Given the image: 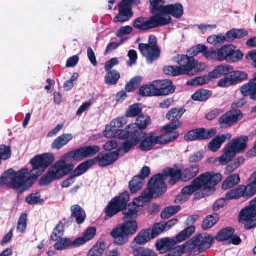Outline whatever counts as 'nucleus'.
<instances>
[{
  "instance_id": "nucleus-1",
  "label": "nucleus",
  "mask_w": 256,
  "mask_h": 256,
  "mask_svg": "<svg viewBox=\"0 0 256 256\" xmlns=\"http://www.w3.org/2000/svg\"><path fill=\"white\" fill-rule=\"evenodd\" d=\"M129 200L130 194L128 192L125 191L112 198L104 209L105 220H109L120 212H122L124 220H130L118 224L111 231L110 235L113 238L115 246H122L128 243L130 236L134 234L138 230L137 222L131 219L137 217L138 208L136 203L133 202L134 207L130 208V204H129L128 208Z\"/></svg>"
},
{
  "instance_id": "nucleus-2",
  "label": "nucleus",
  "mask_w": 256,
  "mask_h": 256,
  "mask_svg": "<svg viewBox=\"0 0 256 256\" xmlns=\"http://www.w3.org/2000/svg\"><path fill=\"white\" fill-rule=\"evenodd\" d=\"M54 161V156L51 153L44 154L35 156L30 160L32 170L27 176L28 170L27 168L20 169L16 172L10 181L6 182L10 176L14 172L12 168L4 172L0 177V186L6 184L10 189L14 190L17 193V198H20L22 194L30 188L36 182L38 178Z\"/></svg>"
},
{
  "instance_id": "nucleus-3",
  "label": "nucleus",
  "mask_w": 256,
  "mask_h": 256,
  "mask_svg": "<svg viewBox=\"0 0 256 256\" xmlns=\"http://www.w3.org/2000/svg\"><path fill=\"white\" fill-rule=\"evenodd\" d=\"M54 161V156L51 153L44 154L35 156L30 160L32 170L27 176L28 170L27 168L20 169L16 172L10 181L6 182L10 176L14 172L12 168L4 172L0 177V186L6 184L10 189L14 190L17 193V198H20L22 194L30 188L36 182L38 178Z\"/></svg>"
},
{
  "instance_id": "nucleus-4",
  "label": "nucleus",
  "mask_w": 256,
  "mask_h": 256,
  "mask_svg": "<svg viewBox=\"0 0 256 256\" xmlns=\"http://www.w3.org/2000/svg\"><path fill=\"white\" fill-rule=\"evenodd\" d=\"M168 176L170 177L169 184L174 186L180 180L182 181V170L178 169L175 164L172 168H164L162 174L159 173L152 176L148 184V192L144 190L139 198L143 202H148L154 197L163 195L167 190V185L164 181Z\"/></svg>"
},
{
  "instance_id": "nucleus-5",
  "label": "nucleus",
  "mask_w": 256,
  "mask_h": 256,
  "mask_svg": "<svg viewBox=\"0 0 256 256\" xmlns=\"http://www.w3.org/2000/svg\"><path fill=\"white\" fill-rule=\"evenodd\" d=\"M222 176L220 173L207 172L202 174L194 178L190 185L184 186L182 190L184 195H192L200 190L203 196H208L216 191V186L222 180Z\"/></svg>"
},
{
  "instance_id": "nucleus-6",
  "label": "nucleus",
  "mask_w": 256,
  "mask_h": 256,
  "mask_svg": "<svg viewBox=\"0 0 256 256\" xmlns=\"http://www.w3.org/2000/svg\"><path fill=\"white\" fill-rule=\"evenodd\" d=\"M114 123V126H107L104 132V136L106 138L118 137L119 139L125 140L120 148V150H122L124 153L128 152L132 148L140 143L142 140V133L140 134L137 132L136 130L130 131L129 130H120L117 128L122 127L126 124L123 122V118H119L112 121L111 124Z\"/></svg>"
},
{
  "instance_id": "nucleus-7",
  "label": "nucleus",
  "mask_w": 256,
  "mask_h": 256,
  "mask_svg": "<svg viewBox=\"0 0 256 256\" xmlns=\"http://www.w3.org/2000/svg\"><path fill=\"white\" fill-rule=\"evenodd\" d=\"M67 158L64 156L58 161L52 165L47 172L40 180L38 184L40 186H46L53 181L61 179L72 172L74 164L66 162Z\"/></svg>"
},
{
  "instance_id": "nucleus-8",
  "label": "nucleus",
  "mask_w": 256,
  "mask_h": 256,
  "mask_svg": "<svg viewBox=\"0 0 256 256\" xmlns=\"http://www.w3.org/2000/svg\"><path fill=\"white\" fill-rule=\"evenodd\" d=\"M178 62L180 66H165L163 70L164 73L168 76H176L181 75L193 76L194 68L195 66V60L194 56L182 54L178 57Z\"/></svg>"
},
{
  "instance_id": "nucleus-9",
  "label": "nucleus",
  "mask_w": 256,
  "mask_h": 256,
  "mask_svg": "<svg viewBox=\"0 0 256 256\" xmlns=\"http://www.w3.org/2000/svg\"><path fill=\"white\" fill-rule=\"evenodd\" d=\"M172 18L170 16L166 17L154 14L148 19L144 17H139L136 18L133 26L140 30H146L159 26H166L171 22Z\"/></svg>"
},
{
  "instance_id": "nucleus-10",
  "label": "nucleus",
  "mask_w": 256,
  "mask_h": 256,
  "mask_svg": "<svg viewBox=\"0 0 256 256\" xmlns=\"http://www.w3.org/2000/svg\"><path fill=\"white\" fill-rule=\"evenodd\" d=\"M256 194V171L248 179L246 186L239 185L235 189L229 192L228 196L230 198L242 197L250 199Z\"/></svg>"
},
{
  "instance_id": "nucleus-11",
  "label": "nucleus",
  "mask_w": 256,
  "mask_h": 256,
  "mask_svg": "<svg viewBox=\"0 0 256 256\" xmlns=\"http://www.w3.org/2000/svg\"><path fill=\"white\" fill-rule=\"evenodd\" d=\"M138 48L142 54L146 58L148 64H152L160 56V50L158 45L157 39L154 36H149L148 44H140Z\"/></svg>"
},
{
  "instance_id": "nucleus-12",
  "label": "nucleus",
  "mask_w": 256,
  "mask_h": 256,
  "mask_svg": "<svg viewBox=\"0 0 256 256\" xmlns=\"http://www.w3.org/2000/svg\"><path fill=\"white\" fill-rule=\"evenodd\" d=\"M98 146H84L75 150L68 152L64 155V158H72L76 161H80L85 158L92 156L100 151Z\"/></svg>"
},
{
  "instance_id": "nucleus-13",
  "label": "nucleus",
  "mask_w": 256,
  "mask_h": 256,
  "mask_svg": "<svg viewBox=\"0 0 256 256\" xmlns=\"http://www.w3.org/2000/svg\"><path fill=\"white\" fill-rule=\"evenodd\" d=\"M238 222L245 224L244 228L251 230L256 226V209L249 204L242 208L239 214Z\"/></svg>"
},
{
  "instance_id": "nucleus-14",
  "label": "nucleus",
  "mask_w": 256,
  "mask_h": 256,
  "mask_svg": "<svg viewBox=\"0 0 256 256\" xmlns=\"http://www.w3.org/2000/svg\"><path fill=\"white\" fill-rule=\"evenodd\" d=\"M217 133L215 128L206 130L204 128H197L187 132L184 136L186 141H195L210 140Z\"/></svg>"
},
{
  "instance_id": "nucleus-15",
  "label": "nucleus",
  "mask_w": 256,
  "mask_h": 256,
  "mask_svg": "<svg viewBox=\"0 0 256 256\" xmlns=\"http://www.w3.org/2000/svg\"><path fill=\"white\" fill-rule=\"evenodd\" d=\"M242 114L240 110L232 109L221 116L218 122L221 128H228L232 126L240 120L242 118Z\"/></svg>"
},
{
  "instance_id": "nucleus-16",
  "label": "nucleus",
  "mask_w": 256,
  "mask_h": 256,
  "mask_svg": "<svg viewBox=\"0 0 256 256\" xmlns=\"http://www.w3.org/2000/svg\"><path fill=\"white\" fill-rule=\"evenodd\" d=\"M150 174V169L148 166L143 167L138 176H134L129 182L130 190L134 194L140 190L145 182V179Z\"/></svg>"
},
{
  "instance_id": "nucleus-17",
  "label": "nucleus",
  "mask_w": 256,
  "mask_h": 256,
  "mask_svg": "<svg viewBox=\"0 0 256 256\" xmlns=\"http://www.w3.org/2000/svg\"><path fill=\"white\" fill-rule=\"evenodd\" d=\"M119 156L118 151L108 153L101 152L98 154L97 156L90 160L93 161L94 166L98 162L100 166L105 167L114 162L118 158Z\"/></svg>"
},
{
  "instance_id": "nucleus-18",
  "label": "nucleus",
  "mask_w": 256,
  "mask_h": 256,
  "mask_svg": "<svg viewBox=\"0 0 256 256\" xmlns=\"http://www.w3.org/2000/svg\"><path fill=\"white\" fill-rule=\"evenodd\" d=\"M178 128L166 124L161 129L162 134L158 136L160 144H168L176 140L179 136L178 132L175 131Z\"/></svg>"
},
{
  "instance_id": "nucleus-19",
  "label": "nucleus",
  "mask_w": 256,
  "mask_h": 256,
  "mask_svg": "<svg viewBox=\"0 0 256 256\" xmlns=\"http://www.w3.org/2000/svg\"><path fill=\"white\" fill-rule=\"evenodd\" d=\"M151 124V119L148 116H144L143 114L141 116H139L136 120V122L134 124L128 125L126 126V130H129L130 131L136 130L137 134V132L140 134L142 133V138H144L146 134V132L144 130H146L148 126Z\"/></svg>"
},
{
  "instance_id": "nucleus-20",
  "label": "nucleus",
  "mask_w": 256,
  "mask_h": 256,
  "mask_svg": "<svg viewBox=\"0 0 256 256\" xmlns=\"http://www.w3.org/2000/svg\"><path fill=\"white\" fill-rule=\"evenodd\" d=\"M186 112L184 108H174L168 111L166 114V118L170 122L168 125L180 128L182 126V122L180 120L182 115Z\"/></svg>"
},
{
  "instance_id": "nucleus-21",
  "label": "nucleus",
  "mask_w": 256,
  "mask_h": 256,
  "mask_svg": "<svg viewBox=\"0 0 256 256\" xmlns=\"http://www.w3.org/2000/svg\"><path fill=\"white\" fill-rule=\"evenodd\" d=\"M140 142V149L145 152L152 150L156 144H160L158 136L154 132L146 135Z\"/></svg>"
},
{
  "instance_id": "nucleus-22",
  "label": "nucleus",
  "mask_w": 256,
  "mask_h": 256,
  "mask_svg": "<svg viewBox=\"0 0 256 256\" xmlns=\"http://www.w3.org/2000/svg\"><path fill=\"white\" fill-rule=\"evenodd\" d=\"M158 236L154 228H146L140 230L134 240V242L138 245H143Z\"/></svg>"
},
{
  "instance_id": "nucleus-23",
  "label": "nucleus",
  "mask_w": 256,
  "mask_h": 256,
  "mask_svg": "<svg viewBox=\"0 0 256 256\" xmlns=\"http://www.w3.org/2000/svg\"><path fill=\"white\" fill-rule=\"evenodd\" d=\"M156 86L157 96H167L174 93L176 86L172 85L170 80H164L156 82Z\"/></svg>"
},
{
  "instance_id": "nucleus-24",
  "label": "nucleus",
  "mask_w": 256,
  "mask_h": 256,
  "mask_svg": "<svg viewBox=\"0 0 256 256\" xmlns=\"http://www.w3.org/2000/svg\"><path fill=\"white\" fill-rule=\"evenodd\" d=\"M232 136L230 134L216 136L208 144V150L212 152L218 151L224 142L231 139Z\"/></svg>"
},
{
  "instance_id": "nucleus-25",
  "label": "nucleus",
  "mask_w": 256,
  "mask_h": 256,
  "mask_svg": "<svg viewBox=\"0 0 256 256\" xmlns=\"http://www.w3.org/2000/svg\"><path fill=\"white\" fill-rule=\"evenodd\" d=\"M240 90L244 96H250V99L256 100V72L248 83L241 86Z\"/></svg>"
},
{
  "instance_id": "nucleus-26",
  "label": "nucleus",
  "mask_w": 256,
  "mask_h": 256,
  "mask_svg": "<svg viewBox=\"0 0 256 256\" xmlns=\"http://www.w3.org/2000/svg\"><path fill=\"white\" fill-rule=\"evenodd\" d=\"M238 153L230 142L224 147L223 154L218 158V160L222 166L226 165Z\"/></svg>"
},
{
  "instance_id": "nucleus-27",
  "label": "nucleus",
  "mask_w": 256,
  "mask_h": 256,
  "mask_svg": "<svg viewBox=\"0 0 256 256\" xmlns=\"http://www.w3.org/2000/svg\"><path fill=\"white\" fill-rule=\"evenodd\" d=\"M168 14H171L176 18H182L184 14L182 5L181 4L176 3L174 4L165 6L162 16L166 17L168 16Z\"/></svg>"
},
{
  "instance_id": "nucleus-28",
  "label": "nucleus",
  "mask_w": 256,
  "mask_h": 256,
  "mask_svg": "<svg viewBox=\"0 0 256 256\" xmlns=\"http://www.w3.org/2000/svg\"><path fill=\"white\" fill-rule=\"evenodd\" d=\"M176 245L174 238H165L156 241V246L160 254H165Z\"/></svg>"
},
{
  "instance_id": "nucleus-29",
  "label": "nucleus",
  "mask_w": 256,
  "mask_h": 256,
  "mask_svg": "<svg viewBox=\"0 0 256 256\" xmlns=\"http://www.w3.org/2000/svg\"><path fill=\"white\" fill-rule=\"evenodd\" d=\"M196 236L200 239L198 244V251L201 253L209 249L212 244L214 238L210 235L203 236L202 234H196Z\"/></svg>"
},
{
  "instance_id": "nucleus-30",
  "label": "nucleus",
  "mask_w": 256,
  "mask_h": 256,
  "mask_svg": "<svg viewBox=\"0 0 256 256\" xmlns=\"http://www.w3.org/2000/svg\"><path fill=\"white\" fill-rule=\"evenodd\" d=\"M200 239L196 234L188 240L184 244L177 246L178 248L182 254H184L191 252L196 249L198 250V244Z\"/></svg>"
},
{
  "instance_id": "nucleus-31",
  "label": "nucleus",
  "mask_w": 256,
  "mask_h": 256,
  "mask_svg": "<svg viewBox=\"0 0 256 256\" xmlns=\"http://www.w3.org/2000/svg\"><path fill=\"white\" fill-rule=\"evenodd\" d=\"M72 138L73 136L70 134H62L54 140L51 147L54 150H59L66 146Z\"/></svg>"
},
{
  "instance_id": "nucleus-32",
  "label": "nucleus",
  "mask_w": 256,
  "mask_h": 256,
  "mask_svg": "<svg viewBox=\"0 0 256 256\" xmlns=\"http://www.w3.org/2000/svg\"><path fill=\"white\" fill-rule=\"evenodd\" d=\"M96 230L94 227H90L84 232L83 236L78 237L74 240V244L79 246L94 238L96 234Z\"/></svg>"
},
{
  "instance_id": "nucleus-33",
  "label": "nucleus",
  "mask_w": 256,
  "mask_h": 256,
  "mask_svg": "<svg viewBox=\"0 0 256 256\" xmlns=\"http://www.w3.org/2000/svg\"><path fill=\"white\" fill-rule=\"evenodd\" d=\"M70 210L72 218L76 219V222L78 224H82L86 218L85 211L78 204L72 206Z\"/></svg>"
},
{
  "instance_id": "nucleus-34",
  "label": "nucleus",
  "mask_w": 256,
  "mask_h": 256,
  "mask_svg": "<svg viewBox=\"0 0 256 256\" xmlns=\"http://www.w3.org/2000/svg\"><path fill=\"white\" fill-rule=\"evenodd\" d=\"M134 13L131 8H118V14L114 18V23L124 22L128 21L132 16Z\"/></svg>"
},
{
  "instance_id": "nucleus-35",
  "label": "nucleus",
  "mask_w": 256,
  "mask_h": 256,
  "mask_svg": "<svg viewBox=\"0 0 256 256\" xmlns=\"http://www.w3.org/2000/svg\"><path fill=\"white\" fill-rule=\"evenodd\" d=\"M248 138L246 136H240L232 140L230 142L239 153L244 152L247 148Z\"/></svg>"
},
{
  "instance_id": "nucleus-36",
  "label": "nucleus",
  "mask_w": 256,
  "mask_h": 256,
  "mask_svg": "<svg viewBox=\"0 0 256 256\" xmlns=\"http://www.w3.org/2000/svg\"><path fill=\"white\" fill-rule=\"evenodd\" d=\"M232 70V67L230 66H219L213 71L210 72V76L212 78H218L222 76H226L230 74Z\"/></svg>"
},
{
  "instance_id": "nucleus-37",
  "label": "nucleus",
  "mask_w": 256,
  "mask_h": 256,
  "mask_svg": "<svg viewBox=\"0 0 256 256\" xmlns=\"http://www.w3.org/2000/svg\"><path fill=\"white\" fill-rule=\"evenodd\" d=\"M200 166L198 164L192 165L182 171V182H187L194 178L199 172Z\"/></svg>"
},
{
  "instance_id": "nucleus-38",
  "label": "nucleus",
  "mask_w": 256,
  "mask_h": 256,
  "mask_svg": "<svg viewBox=\"0 0 256 256\" xmlns=\"http://www.w3.org/2000/svg\"><path fill=\"white\" fill-rule=\"evenodd\" d=\"M94 166V162L90 159L88 160L79 164L76 168L72 170L71 174L76 178L85 173L89 168Z\"/></svg>"
},
{
  "instance_id": "nucleus-39",
  "label": "nucleus",
  "mask_w": 256,
  "mask_h": 256,
  "mask_svg": "<svg viewBox=\"0 0 256 256\" xmlns=\"http://www.w3.org/2000/svg\"><path fill=\"white\" fill-rule=\"evenodd\" d=\"M234 229L232 227H226L220 230L214 238L218 242L230 240L234 233Z\"/></svg>"
},
{
  "instance_id": "nucleus-40",
  "label": "nucleus",
  "mask_w": 256,
  "mask_h": 256,
  "mask_svg": "<svg viewBox=\"0 0 256 256\" xmlns=\"http://www.w3.org/2000/svg\"><path fill=\"white\" fill-rule=\"evenodd\" d=\"M248 34V32L244 29L234 28L228 32V42H232L236 39H242Z\"/></svg>"
},
{
  "instance_id": "nucleus-41",
  "label": "nucleus",
  "mask_w": 256,
  "mask_h": 256,
  "mask_svg": "<svg viewBox=\"0 0 256 256\" xmlns=\"http://www.w3.org/2000/svg\"><path fill=\"white\" fill-rule=\"evenodd\" d=\"M196 228L194 226H191L182 232L176 235L174 239V240L176 242V244L178 243L184 241L186 238H190L192 234L195 232Z\"/></svg>"
},
{
  "instance_id": "nucleus-42",
  "label": "nucleus",
  "mask_w": 256,
  "mask_h": 256,
  "mask_svg": "<svg viewBox=\"0 0 256 256\" xmlns=\"http://www.w3.org/2000/svg\"><path fill=\"white\" fill-rule=\"evenodd\" d=\"M69 246L75 248L79 246L78 244H74V240L72 241L70 238H60L54 245V248L58 250H66Z\"/></svg>"
},
{
  "instance_id": "nucleus-43",
  "label": "nucleus",
  "mask_w": 256,
  "mask_h": 256,
  "mask_svg": "<svg viewBox=\"0 0 256 256\" xmlns=\"http://www.w3.org/2000/svg\"><path fill=\"white\" fill-rule=\"evenodd\" d=\"M106 72V74L104 77L105 83L108 86L117 84L120 78V72L115 70Z\"/></svg>"
},
{
  "instance_id": "nucleus-44",
  "label": "nucleus",
  "mask_w": 256,
  "mask_h": 256,
  "mask_svg": "<svg viewBox=\"0 0 256 256\" xmlns=\"http://www.w3.org/2000/svg\"><path fill=\"white\" fill-rule=\"evenodd\" d=\"M155 83L156 82H154L152 84L141 86L138 94L142 96H157L156 86L154 85Z\"/></svg>"
},
{
  "instance_id": "nucleus-45",
  "label": "nucleus",
  "mask_w": 256,
  "mask_h": 256,
  "mask_svg": "<svg viewBox=\"0 0 256 256\" xmlns=\"http://www.w3.org/2000/svg\"><path fill=\"white\" fill-rule=\"evenodd\" d=\"M240 182V178L238 174H233L228 176L223 182L222 188L227 190L238 184Z\"/></svg>"
},
{
  "instance_id": "nucleus-46",
  "label": "nucleus",
  "mask_w": 256,
  "mask_h": 256,
  "mask_svg": "<svg viewBox=\"0 0 256 256\" xmlns=\"http://www.w3.org/2000/svg\"><path fill=\"white\" fill-rule=\"evenodd\" d=\"M212 92L209 90L202 89L196 92L192 96L194 101L205 102L212 96Z\"/></svg>"
},
{
  "instance_id": "nucleus-47",
  "label": "nucleus",
  "mask_w": 256,
  "mask_h": 256,
  "mask_svg": "<svg viewBox=\"0 0 256 256\" xmlns=\"http://www.w3.org/2000/svg\"><path fill=\"white\" fill-rule=\"evenodd\" d=\"M219 220V216L217 214L208 215L203 221L202 227L203 230H207L212 227Z\"/></svg>"
},
{
  "instance_id": "nucleus-48",
  "label": "nucleus",
  "mask_w": 256,
  "mask_h": 256,
  "mask_svg": "<svg viewBox=\"0 0 256 256\" xmlns=\"http://www.w3.org/2000/svg\"><path fill=\"white\" fill-rule=\"evenodd\" d=\"M236 46L232 45L230 48L228 62H236L242 60L244 54L240 50H236Z\"/></svg>"
},
{
  "instance_id": "nucleus-49",
  "label": "nucleus",
  "mask_w": 256,
  "mask_h": 256,
  "mask_svg": "<svg viewBox=\"0 0 256 256\" xmlns=\"http://www.w3.org/2000/svg\"><path fill=\"white\" fill-rule=\"evenodd\" d=\"M142 114L141 104H136L130 106L126 112V116L128 118H136Z\"/></svg>"
},
{
  "instance_id": "nucleus-50",
  "label": "nucleus",
  "mask_w": 256,
  "mask_h": 256,
  "mask_svg": "<svg viewBox=\"0 0 256 256\" xmlns=\"http://www.w3.org/2000/svg\"><path fill=\"white\" fill-rule=\"evenodd\" d=\"M232 48V44L224 45L217 50V56L218 57V61L228 62L230 52Z\"/></svg>"
},
{
  "instance_id": "nucleus-51",
  "label": "nucleus",
  "mask_w": 256,
  "mask_h": 256,
  "mask_svg": "<svg viewBox=\"0 0 256 256\" xmlns=\"http://www.w3.org/2000/svg\"><path fill=\"white\" fill-rule=\"evenodd\" d=\"M151 6V12L154 14L162 16L164 6L160 4H163V0H150Z\"/></svg>"
},
{
  "instance_id": "nucleus-52",
  "label": "nucleus",
  "mask_w": 256,
  "mask_h": 256,
  "mask_svg": "<svg viewBox=\"0 0 256 256\" xmlns=\"http://www.w3.org/2000/svg\"><path fill=\"white\" fill-rule=\"evenodd\" d=\"M106 250L104 242L97 243L90 250L87 256H102Z\"/></svg>"
},
{
  "instance_id": "nucleus-53",
  "label": "nucleus",
  "mask_w": 256,
  "mask_h": 256,
  "mask_svg": "<svg viewBox=\"0 0 256 256\" xmlns=\"http://www.w3.org/2000/svg\"><path fill=\"white\" fill-rule=\"evenodd\" d=\"M212 79L210 72L208 73V76H204L197 77L193 80H189L187 82V84L188 86H202L210 82Z\"/></svg>"
},
{
  "instance_id": "nucleus-54",
  "label": "nucleus",
  "mask_w": 256,
  "mask_h": 256,
  "mask_svg": "<svg viewBox=\"0 0 256 256\" xmlns=\"http://www.w3.org/2000/svg\"><path fill=\"white\" fill-rule=\"evenodd\" d=\"M181 208L180 206H172L165 208L161 212L160 216L164 220L168 219L176 214Z\"/></svg>"
},
{
  "instance_id": "nucleus-55",
  "label": "nucleus",
  "mask_w": 256,
  "mask_h": 256,
  "mask_svg": "<svg viewBox=\"0 0 256 256\" xmlns=\"http://www.w3.org/2000/svg\"><path fill=\"white\" fill-rule=\"evenodd\" d=\"M230 77L232 78L234 85L242 82L248 78V74L242 71H234L232 70Z\"/></svg>"
},
{
  "instance_id": "nucleus-56",
  "label": "nucleus",
  "mask_w": 256,
  "mask_h": 256,
  "mask_svg": "<svg viewBox=\"0 0 256 256\" xmlns=\"http://www.w3.org/2000/svg\"><path fill=\"white\" fill-rule=\"evenodd\" d=\"M64 224L62 221L60 222L54 228L53 232L50 236V240L52 241L56 242L60 238L62 237L64 234Z\"/></svg>"
},
{
  "instance_id": "nucleus-57",
  "label": "nucleus",
  "mask_w": 256,
  "mask_h": 256,
  "mask_svg": "<svg viewBox=\"0 0 256 256\" xmlns=\"http://www.w3.org/2000/svg\"><path fill=\"white\" fill-rule=\"evenodd\" d=\"M236 188L231 190H230L226 194V198H222L217 200L213 205L212 209L214 211H217L220 210L221 208L224 207L226 204V200H238L240 198H242L244 200H248V199H245L242 197H240L239 198H230L228 196V194L229 192L232 191Z\"/></svg>"
},
{
  "instance_id": "nucleus-58",
  "label": "nucleus",
  "mask_w": 256,
  "mask_h": 256,
  "mask_svg": "<svg viewBox=\"0 0 256 256\" xmlns=\"http://www.w3.org/2000/svg\"><path fill=\"white\" fill-rule=\"evenodd\" d=\"M207 41L208 43L214 45L223 44L225 42H228V32L226 34V36L222 34L211 36L208 38Z\"/></svg>"
},
{
  "instance_id": "nucleus-59",
  "label": "nucleus",
  "mask_w": 256,
  "mask_h": 256,
  "mask_svg": "<svg viewBox=\"0 0 256 256\" xmlns=\"http://www.w3.org/2000/svg\"><path fill=\"white\" fill-rule=\"evenodd\" d=\"M40 196H41L39 192L31 194L26 197V202L30 205L41 204L44 202V200L40 199Z\"/></svg>"
},
{
  "instance_id": "nucleus-60",
  "label": "nucleus",
  "mask_w": 256,
  "mask_h": 256,
  "mask_svg": "<svg viewBox=\"0 0 256 256\" xmlns=\"http://www.w3.org/2000/svg\"><path fill=\"white\" fill-rule=\"evenodd\" d=\"M133 253L134 256H158L152 250L142 247L136 248Z\"/></svg>"
},
{
  "instance_id": "nucleus-61",
  "label": "nucleus",
  "mask_w": 256,
  "mask_h": 256,
  "mask_svg": "<svg viewBox=\"0 0 256 256\" xmlns=\"http://www.w3.org/2000/svg\"><path fill=\"white\" fill-rule=\"evenodd\" d=\"M28 215L26 213L22 214L18 222L17 230L20 232H24L27 226Z\"/></svg>"
},
{
  "instance_id": "nucleus-62",
  "label": "nucleus",
  "mask_w": 256,
  "mask_h": 256,
  "mask_svg": "<svg viewBox=\"0 0 256 256\" xmlns=\"http://www.w3.org/2000/svg\"><path fill=\"white\" fill-rule=\"evenodd\" d=\"M12 156L11 148L10 146L4 144L0 145V158L2 160H7Z\"/></svg>"
},
{
  "instance_id": "nucleus-63",
  "label": "nucleus",
  "mask_w": 256,
  "mask_h": 256,
  "mask_svg": "<svg viewBox=\"0 0 256 256\" xmlns=\"http://www.w3.org/2000/svg\"><path fill=\"white\" fill-rule=\"evenodd\" d=\"M230 76V74H229L220 79L218 84V86L222 88H226L234 85L232 78Z\"/></svg>"
},
{
  "instance_id": "nucleus-64",
  "label": "nucleus",
  "mask_w": 256,
  "mask_h": 256,
  "mask_svg": "<svg viewBox=\"0 0 256 256\" xmlns=\"http://www.w3.org/2000/svg\"><path fill=\"white\" fill-rule=\"evenodd\" d=\"M153 228L156 230V233H158V235L164 231L168 230L170 228L167 222H162L154 224Z\"/></svg>"
}]
</instances>
